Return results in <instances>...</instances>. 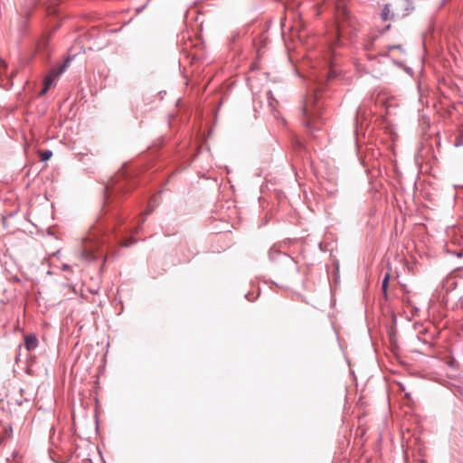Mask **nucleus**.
<instances>
[{"label":"nucleus","mask_w":463,"mask_h":463,"mask_svg":"<svg viewBox=\"0 0 463 463\" xmlns=\"http://www.w3.org/2000/svg\"><path fill=\"white\" fill-rule=\"evenodd\" d=\"M381 16H382V19H383V21H387V20H389V19L392 18V16H393V15L391 14V11H390V8H389V5H386L384 6V8L383 9V12H382V14H381Z\"/></svg>","instance_id":"obj_5"},{"label":"nucleus","mask_w":463,"mask_h":463,"mask_svg":"<svg viewBox=\"0 0 463 463\" xmlns=\"http://www.w3.org/2000/svg\"><path fill=\"white\" fill-rule=\"evenodd\" d=\"M318 111V107L317 105V98L311 97L305 101V104L302 109L303 112V123L310 128L315 121L316 115Z\"/></svg>","instance_id":"obj_1"},{"label":"nucleus","mask_w":463,"mask_h":463,"mask_svg":"<svg viewBox=\"0 0 463 463\" xmlns=\"http://www.w3.org/2000/svg\"><path fill=\"white\" fill-rule=\"evenodd\" d=\"M151 212H152V210H147V211L146 212V214H148V213H151Z\"/></svg>","instance_id":"obj_12"},{"label":"nucleus","mask_w":463,"mask_h":463,"mask_svg":"<svg viewBox=\"0 0 463 463\" xmlns=\"http://www.w3.org/2000/svg\"><path fill=\"white\" fill-rule=\"evenodd\" d=\"M136 242H137V240H136V239H134L133 237H130L129 239L126 240V241L122 243V245H123L124 247H129V246H131V245L135 244Z\"/></svg>","instance_id":"obj_9"},{"label":"nucleus","mask_w":463,"mask_h":463,"mask_svg":"<svg viewBox=\"0 0 463 463\" xmlns=\"http://www.w3.org/2000/svg\"><path fill=\"white\" fill-rule=\"evenodd\" d=\"M341 16L345 17L347 16V11L345 9H343L342 11H338L337 14V31L338 33H341V32L345 29V24L342 20Z\"/></svg>","instance_id":"obj_4"},{"label":"nucleus","mask_w":463,"mask_h":463,"mask_svg":"<svg viewBox=\"0 0 463 463\" xmlns=\"http://www.w3.org/2000/svg\"><path fill=\"white\" fill-rule=\"evenodd\" d=\"M273 101H275V100H274V99H272V101H270V102H269V105H270L271 107H273V103H272Z\"/></svg>","instance_id":"obj_11"},{"label":"nucleus","mask_w":463,"mask_h":463,"mask_svg":"<svg viewBox=\"0 0 463 463\" xmlns=\"http://www.w3.org/2000/svg\"><path fill=\"white\" fill-rule=\"evenodd\" d=\"M39 156L42 161H47L52 157V152L50 150L40 151Z\"/></svg>","instance_id":"obj_6"},{"label":"nucleus","mask_w":463,"mask_h":463,"mask_svg":"<svg viewBox=\"0 0 463 463\" xmlns=\"http://www.w3.org/2000/svg\"><path fill=\"white\" fill-rule=\"evenodd\" d=\"M24 345L28 351L34 350L38 345V339L34 335H26Z\"/></svg>","instance_id":"obj_3"},{"label":"nucleus","mask_w":463,"mask_h":463,"mask_svg":"<svg viewBox=\"0 0 463 463\" xmlns=\"http://www.w3.org/2000/svg\"><path fill=\"white\" fill-rule=\"evenodd\" d=\"M393 49L402 50V47L401 44L388 46V52Z\"/></svg>","instance_id":"obj_10"},{"label":"nucleus","mask_w":463,"mask_h":463,"mask_svg":"<svg viewBox=\"0 0 463 463\" xmlns=\"http://www.w3.org/2000/svg\"><path fill=\"white\" fill-rule=\"evenodd\" d=\"M82 258L86 260H92L95 259L93 252L90 250L84 249L81 254Z\"/></svg>","instance_id":"obj_7"},{"label":"nucleus","mask_w":463,"mask_h":463,"mask_svg":"<svg viewBox=\"0 0 463 463\" xmlns=\"http://www.w3.org/2000/svg\"><path fill=\"white\" fill-rule=\"evenodd\" d=\"M63 71H64V67L61 66L59 68H54L49 72V74L44 79L43 88L42 91L40 92V95H43L48 91V90L50 89L52 84L62 73Z\"/></svg>","instance_id":"obj_2"},{"label":"nucleus","mask_w":463,"mask_h":463,"mask_svg":"<svg viewBox=\"0 0 463 463\" xmlns=\"http://www.w3.org/2000/svg\"><path fill=\"white\" fill-rule=\"evenodd\" d=\"M389 279H390V275L387 273L384 276L383 283H382V288H383V290L384 291V293H386V290H387Z\"/></svg>","instance_id":"obj_8"}]
</instances>
